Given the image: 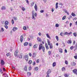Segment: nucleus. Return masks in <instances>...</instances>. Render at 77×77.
I'll list each match as a JSON object with an SVG mask.
<instances>
[{
  "mask_svg": "<svg viewBox=\"0 0 77 77\" xmlns=\"http://www.w3.org/2000/svg\"><path fill=\"white\" fill-rule=\"evenodd\" d=\"M73 35H74V36H75V37H76V36H77V33H74Z\"/></svg>",
  "mask_w": 77,
  "mask_h": 77,
  "instance_id": "33",
  "label": "nucleus"
},
{
  "mask_svg": "<svg viewBox=\"0 0 77 77\" xmlns=\"http://www.w3.org/2000/svg\"><path fill=\"white\" fill-rule=\"evenodd\" d=\"M1 30H2V32H4V29H3V28H1Z\"/></svg>",
  "mask_w": 77,
  "mask_h": 77,
  "instance_id": "50",
  "label": "nucleus"
},
{
  "mask_svg": "<svg viewBox=\"0 0 77 77\" xmlns=\"http://www.w3.org/2000/svg\"><path fill=\"white\" fill-rule=\"evenodd\" d=\"M71 34H72V32H70L69 33L66 32L64 33V35H71Z\"/></svg>",
  "mask_w": 77,
  "mask_h": 77,
  "instance_id": "2",
  "label": "nucleus"
},
{
  "mask_svg": "<svg viewBox=\"0 0 77 77\" xmlns=\"http://www.w3.org/2000/svg\"><path fill=\"white\" fill-rule=\"evenodd\" d=\"M62 71H64V70H65V68L63 67V68H62Z\"/></svg>",
  "mask_w": 77,
  "mask_h": 77,
  "instance_id": "56",
  "label": "nucleus"
},
{
  "mask_svg": "<svg viewBox=\"0 0 77 77\" xmlns=\"http://www.w3.org/2000/svg\"><path fill=\"white\" fill-rule=\"evenodd\" d=\"M1 64L2 65H3L5 64V61L3 60H2L1 61Z\"/></svg>",
  "mask_w": 77,
  "mask_h": 77,
  "instance_id": "8",
  "label": "nucleus"
},
{
  "mask_svg": "<svg viewBox=\"0 0 77 77\" xmlns=\"http://www.w3.org/2000/svg\"><path fill=\"white\" fill-rule=\"evenodd\" d=\"M47 75L46 76V77H50V76H49V74H47Z\"/></svg>",
  "mask_w": 77,
  "mask_h": 77,
  "instance_id": "61",
  "label": "nucleus"
},
{
  "mask_svg": "<svg viewBox=\"0 0 77 77\" xmlns=\"http://www.w3.org/2000/svg\"><path fill=\"white\" fill-rule=\"evenodd\" d=\"M17 30V28L14 27L13 29V30L14 31V32H15L16 30Z\"/></svg>",
  "mask_w": 77,
  "mask_h": 77,
  "instance_id": "14",
  "label": "nucleus"
},
{
  "mask_svg": "<svg viewBox=\"0 0 77 77\" xmlns=\"http://www.w3.org/2000/svg\"><path fill=\"white\" fill-rule=\"evenodd\" d=\"M71 40H69L67 42V43H68V44H71Z\"/></svg>",
  "mask_w": 77,
  "mask_h": 77,
  "instance_id": "21",
  "label": "nucleus"
},
{
  "mask_svg": "<svg viewBox=\"0 0 77 77\" xmlns=\"http://www.w3.org/2000/svg\"><path fill=\"white\" fill-rule=\"evenodd\" d=\"M71 64H72V66H75L76 64L75 63V62H72L71 63Z\"/></svg>",
  "mask_w": 77,
  "mask_h": 77,
  "instance_id": "11",
  "label": "nucleus"
},
{
  "mask_svg": "<svg viewBox=\"0 0 77 77\" xmlns=\"http://www.w3.org/2000/svg\"><path fill=\"white\" fill-rule=\"evenodd\" d=\"M65 18H66V16H64L63 17L62 20H64Z\"/></svg>",
  "mask_w": 77,
  "mask_h": 77,
  "instance_id": "29",
  "label": "nucleus"
},
{
  "mask_svg": "<svg viewBox=\"0 0 77 77\" xmlns=\"http://www.w3.org/2000/svg\"><path fill=\"white\" fill-rule=\"evenodd\" d=\"M65 63L66 64V65H68V62L66 60L65 61Z\"/></svg>",
  "mask_w": 77,
  "mask_h": 77,
  "instance_id": "39",
  "label": "nucleus"
},
{
  "mask_svg": "<svg viewBox=\"0 0 77 77\" xmlns=\"http://www.w3.org/2000/svg\"><path fill=\"white\" fill-rule=\"evenodd\" d=\"M49 48H53V46H50Z\"/></svg>",
  "mask_w": 77,
  "mask_h": 77,
  "instance_id": "59",
  "label": "nucleus"
},
{
  "mask_svg": "<svg viewBox=\"0 0 77 77\" xmlns=\"http://www.w3.org/2000/svg\"><path fill=\"white\" fill-rule=\"evenodd\" d=\"M29 37H30V38H29V40H30V39H32V38H33V37L32 36H29Z\"/></svg>",
  "mask_w": 77,
  "mask_h": 77,
  "instance_id": "22",
  "label": "nucleus"
},
{
  "mask_svg": "<svg viewBox=\"0 0 77 77\" xmlns=\"http://www.w3.org/2000/svg\"><path fill=\"white\" fill-rule=\"evenodd\" d=\"M48 53L49 55H50V54H51V51H49L48 52Z\"/></svg>",
  "mask_w": 77,
  "mask_h": 77,
  "instance_id": "55",
  "label": "nucleus"
},
{
  "mask_svg": "<svg viewBox=\"0 0 77 77\" xmlns=\"http://www.w3.org/2000/svg\"><path fill=\"white\" fill-rule=\"evenodd\" d=\"M34 15H35V17H37V14H36V13H35Z\"/></svg>",
  "mask_w": 77,
  "mask_h": 77,
  "instance_id": "49",
  "label": "nucleus"
},
{
  "mask_svg": "<svg viewBox=\"0 0 77 77\" xmlns=\"http://www.w3.org/2000/svg\"><path fill=\"white\" fill-rule=\"evenodd\" d=\"M41 49H42L43 53H45V47L44 46H42V44H40L39 45L38 48L39 50H41Z\"/></svg>",
  "mask_w": 77,
  "mask_h": 77,
  "instance_id": "1",
  "label": "nucleus"
},
{
  "mask_svg": "<svg viewBox=\"0 0 77 77\" xmlns=\"http://www.w3.org/2000/svg\"><path fill=\"white\" fill-rule=\"evenodd\" d=\"M28 63L29 65H30V64H31V63H32V61L31 60H29Z\"/></svg>",
  "mask_w": 77,
  "mask_h": 77,
  "instance_id": "17",
  "label": "nucleus"
},
{
  "mask_svg": "<svg viewBox=\"0 0 77 77\" xmlns=\"http://www.w3.org/2000/svg\"><path fill=\"white\" fill-rule=\"evenodd\" d=\"M35 4V3H34V2H32L31 4V6H33V5H34V4Z\"/></svg>",
  "mask_w": 77,
  "mask_h": 77,
  "instance_id": "48",
  "label": "nucleus"
},
{
  "mask_svg": "<svg viewBox=\"0 0 77 77\" xmlns=\"http://www.w3.org/2000/svg\"><path fill=\"white\" fill-rule=\"evenodd\" d=\"M26 3L29 4V1H28V0H26Z\"/></svg>",
  "mask_w": 77,
  "mask_h": 77,
  "instance_id": "43",
  "label": "nucleus"
},
{
  "mask_svg": "<svg viewBox=\"0 0 77 77\" xmlns=\"http://www.w3.org/2000/svg\"><path fill=\"white\" fill-rule=\"evenodd\" d=\"M37 39L38 42H42V40H41V38L39 37H37Z\"/></svg>",
  "mask_w": 77,
  "mask_h": 77,
  "instance_id": "9",
  "label": "nucleus"
},
{
  "mask_svg": "<svg viewBox=\"0 0 77 77\" xmlns=\"http://www.w3.org/2000/svg\"><path fill=\"white\" fill-rule=\"evenodd\" d=\"M35 71H37V70H38V67H35Z\"/></svg>",
  "mask_w": 77,
  "mask_h": 77,
  "instance_id": "30",
  "label": "nucleus"
},
{
  "mask_svg": "<svg viewBox=\"0 0 77 77\" xmlns=\"http://www.w3.org/2000/svg\"><path fill=\"white\" fill-rule=\"evenodd\" d=\"M34 8L36 11H37L38 10V8L37 7V5H36V4H35V6H34Z\"/></svg>",
  "mask_w": 77,
  "mask_h": 77,
  "instance_id": "10",
  "label": "nucleus"
},
{
  "mask_svg": "<svg viewBox=\"0 0 77 77\" xmlns=\"http://www.w3.org/2000/svg\"><path fill=\"white\" fill-rule=\"evenodd\" d=\"M11 23L12 24H14V20L12 19L11 20Z\"/></svg>",
  "mask_w": 77,
  "mask_h": 77,
  "instance_id": "32",
  "label": "nucleus"
},
{
  "mask_svg": "<svg viewBox=\"0 0 77 77\" xmlns=\"http://www.w3.org/2000/svg\"><path fill=\"white\" fill-rule=\"evenodd\" d=\"M27 74L28 75H30L31 73H30V72H28L27 73Z\"/></svg>",
  "mask_w": 77,
  "mask_h": 77,
  "instance_id": "53",
  "label": "nucleus"
},
{
  "mask_svg": "<svg viewBox=\"0 0 77 77\" xmlns=\"http://www.w3.org/2000/svg\"><path fill=\"white\" fill-rule=\"evenodd\" d=\"M71 14L72 16H73V17H75V14L72 13Z\"/></svg>",
  "mask_w": 77,
  "mask_h": 77,
  "instance_id": "27",
  "label": "nucleus"
},
{
  "mask_svg": "<svg viewBox=\"0 0 77 77\" xmlns=\"http://www.w3.org/2000/svg\"><path fill=\"white\" fill-rule=\"evenodd\" d=\"M22 11H25V10H26V9L24 7H22Z\"/></svg>",
  "mask_w": 77,
  "mask_h": 77,
  "instance_id": "38",
  "label": "nucleus"
},
{
  "mask_svg": "<svg viewBox=\"0 0 77 77\" xmlns=\"http://www.w3.org/2000/svg\"><path fill=\"white\" fill-rule=\"evenodd\" d=\"M44 12V10H41L40 11V12L41 13H43V12Z\"/></svg>",
  "mask_w": 77,
  "mask_h": 77,
  "instance_id": "47",
  "label": "nucleus"
},
{
  "mask_svg": "<svg viewBox=\"0 0 77 77\" xmlns=\"http://www.w3.org/2000/svg\"><path fill=\"white\" fill-rule=\"evenodd\" d=\"M74 57L75 59H77V55H75V56H74Z\"/></svg>",
  "mask_w": 77,
  "mask_h": 77,
  "instance_id": "42",
  "label": "nucleus"
},
{
  "mask_svg": "<svg viewBox=\"0 0 77 77\" xmlns=\"http://www.w3.org/2000/svg\"><path fill=\"white\" fill-rule=\"evenodd\" d=\"M10 54H10V53H7V56H10Z\"/></svg>",
  "mask_w": 77,
  "mask_h": 77,
  "instance_id": "40",
  "label": "nucleus"
},
{
  "mask_svg": "<svg viewBox=\"0 0 77 77\" xmlns=\"http://www.w3.org/2000/svg\"><path fill=\"white\" fill-rule=\"evenodd\" d=\"M31 69H32V67H29V70H31Z\"/></svg>",
  "mask_w": 77,
  "mask_h": 77,
  "instance_id": "51",
  "label": "nucleus"
},
{
  "mask_svg": "<svg viewBox=\"0 0 77 77\" xmlns=\"http://www.w3.org/2000/svg\"><path fill=\"white\" fill-rule=\"evenodd\" d=\"M29 45L30 47H31L32 46V43H30L29 44Z\"/></svg>",
  "mask_w": 77,
  "mask_h": 77,
  "instance_id": "52",
  "label": "nucleus"
},
{
  "mask_svg": "<svg viewBox=\"0 0 77 77\" xmlns=\"http://www.w3.org/2000/svg\"><path fill=\"white\" fill-rule=\"evenodd\" d=\"M56 38L57 40V41H59V37L57 36H56Z\"/></svg>",
  "mask_w": 77,
  "mask_h": 77,
  "instance_id": "36",
  "label": "nucleus"
},
{
  "mask_svg": "<svg viewBox=\"0 0 77 77\" xmlns=\"http://www.w3.org/2000/svg\"><path fill=\"white\" fill-rule=\"evenodd\" d=\"M20 40L21 42H23V36L21 35L20 36Z\"/></svg>",
  "mask_w": 77,
  "mask_h": 77,
  "instance_id": "6",
  "label": "nucleus"
},
{
  "mask_svg": "<svg viewBox=\"0 0 77 77\" xmlns=\"http://www.w3.org/2000/svg\"><path fill=\"white\" fill-rule=\"evenodd\" d=\"M74 48V47L73 46H71L70 48V49L71 50H72Z\"/></svg>",
  "mask_w": 77,
  "mask_h": 77,
  "instance_id": "44",
  "label": "nucleus"
},
{
  "mask_svg": "<svg viewBox=\"0 0 77 77\" xmlns=\"http://www.w3.org/2000/svg\"><path fill=\"white\" fill-rule=\"evenodd\" d=\"M72 23H70V27H71V26H72Z\"/></svg>",
  "mask_w": 77,
  "mask_h": 77,
  "instance_id": "64",
  "label": "nucleus"
},
{
  "mask_svg": "<svg viewBox=\"0 0 77 77\" xmlns=\"http://www.w3.org/2000/svg\"><path fill=\"white\" fill-rule=\"evenodd\" d=\"M58 8V3L57 2L56 5V9H57Z\"/></svg>",
  "mask_w": 77,
  "mask_h": 77,
  "instance_id": "20",
  "label": "nucleus"
},
{
  "mask_svg": "<svg viewBox=\"0 0 77 77\" xmlns=\"http://www.w3.org/2000/svg\"><path fill=\"white\" fill-rule=\"evenodd\" d=\"M73 72H74V74L77 75V69H75L73 70Z\"/></svg>",
  "mask_w": 77,
  "mask_h": 77,
  "instance_id": "7",
  "label": "nucleus"
},
{
  "mask_svg": "<svg viewBox=\"0 0 77 77\" xmlns=\"http://www.w3.org/2000/svg\"><path fill=\"white\" fill-rule=\"evenodd\" d=\"M65 12V13H66V14H67L68 15H69V13H68V12H67V11H66Z\"/></svg>",
  "mask_w": 77,
  "mask_h": 77,
  "instance_id": "54",
  "label": "nucleus"
},
{
  "mask_svg": "<svg viewBox=\"0 0 77 77\" xmlns=\"http://www.w3.org/2000/svg\"><path fill=\"white\" fill-rule=\"evenodd\" d=\"M56 65V63L55 62H54L53 63V64H52V66L53 67H54Z\"/></svg>",
  "mask_w": 77,
  "mask_h": 77,
  "instance_id": "13",
  "label": "nucleus"
},
{
  "mask_svg": "<svg viewBox=\"0 0 77 77\" xmlns=\"http://www.w3.org/2000/svg\"><path fill=\"white\" fill-rule=\"evenodd\" d=\"M59 50L60 53H62V49L61 48H60Z\"/></svg>",
  "mask_w": 77,
  "mask_h": 77,
  "instance_id": "35",
  "label": "nucleus"
},
{
  "mask_svg": "<svg viewBox=\"0 0 77 77\" xmlns=\"http://www.w3.org/2000/svg\"><path fill=\"white\" fill-rule=\"evenodd\" d=\"M23 30H26L27 29V28H26V26H24L23 27Z\"/></svg>",
  "mask_w": 77,
  "mask_h": 77,
  "instance_id": "31",
  "label": "nucleus"
},
{
  "mask_svg": "<svg viewBox=\"0 0 77 77\" xmlns=\"http://www.w3.org/2000/svg\"><path fill=\"white\" fill-rule=\"evenodd\" d=\"M24 57L26 61H27L29 59V57H28V56L27 55H26Z\"/></svg>",
  "mask_w": 77,
  "mask_h": 77,
  "instance_id": "5",
  "label": "nucleus"
},
{
  "mask_svg": "<svg viewBox=\"0 0 77 77\" xmlns=\"http://www.w3.org/2000/svg\"><path fill=\"white\" fill-rule=\"evenodd\" d=\"M55 27H59V24L58 23L56 24L55 25Z\"/></svg>",
  "mask_w": 77,
  "mask_h": 77,
  "instance_id": "25",
  "label": "nucleus"
},
{
  "mask_svg": "<svg viewBox=\"0 0 77 77\" xmlns=\"http://www.w3.org/2000/svg\"><path fill=\"white\" fill-rule=\"evenodd\" d=\"M32 19L33 20H35V15H32Z\"/></svg>",
  "mask_w": 77,
  "mask_h": 77,
  "instance_id": "24",
  "label": "nucleus"
},
{
  "mask_svg": "<svg viewBox=\"0 0 77 77\" xmlns=\"http://www.w3.org/2000/svg\"><path fill=\"white\" fill-rule=\"evenodd\" d=\"M6 8L5 6H2L1 8V10H5Z\"/></svg>",
  "mask_w": 77,
  "mask_h": 77,
  "instance_id": "16",
  "label": "nucleus"
},
{
  "mask_svg": "<svg viewBox=\"0 0 77 77\" xmlns=\"http://www.w3.org/2000/svg\"><path fill=\"white\" fill-rule=\"evenodd\" d=\"M39 59H38L36 61L37 63H39Z\"/></svg>",
  "mask_w": 77,
  "mask_h": 77,
  "instance_id": "57",
  "label": "nucleus"
},
{
  "mask_svg": "<svg viewBox=\"0 0 77 77\" xmlns=\"http://www.w3.org/2000/svg\"><path fill=\"white\" fill-rule=\"evenodd\" d=\"M38 47V45H37V44H35L34 45V48H37Z\"/></svg>",
  "mask_w": 77,
  "mask_h": 77,
  "instance_id": "26",
  "label": "nucleus"
},
{
  "mask_svg": "<svg viewBox=\"0 0 77 77\" xmlns=\"http://www.w3.org/2000/svg\"><path fill=\"white\" fill-rule=\"evenodd\" d=\"M68 75H67V74H65L64 75V76L66 77H68Z\"/></svg>",
  "mask_w": 77,
  "mask_h": 77,
  "instance_id": "45",
  "label": "nucleus"
},
{
  "mask_svg": "<svg viewBox=\"0 0 77 77\" xmlns=\"http://www.w3.org/2000/svg\"><path fill=\"white\" fill-rule=\"evenodd\" d=\"M23 57H22V56L20 55L19 57V58H20V59L22 58Z\"/></svg>",
  "mask_w": 77,
  "mask_h": 77,
  "instance_id": "60",
  "label": "nucleus"
},
{
  "mask_svg": "<svg viewBox=\"0 0 77 77\" xmlns=\"http://www.w3.org/2000/svg\"><path fill=\"white\" fill-rule=\"evenodd\" d=\"M74 48H75L76 50H77V45H76L75 47H74Z\"/></svg>",
  "mask_w": 77,
  "mask_h": 77,
  "instance_id": "46",
  "label": "nucleus"
},
{
  "mask_svg": "<svg viewBox=\"0 0 77 77\" xmlns=\"http://www.w3.org/2000/svg\"><path fill=\"white\" fill-rule=\"evenodd\" d=\"M47 41L48 45H50V40H49L48 39L47 40Z\"/></svg>",
  "mask_w": 77,
  "mask_h": 77,
  "instance_id": "19",
  "label": "nucleus"
},
{
  "mask_svg": "<svg viewBox=\"0 0 77 77\" xmlns=\"http://www.w3.org/2000/svg\"><path fill=\"white\" fill-rule=\"evenodd\" d=\"M29 55L30 56H32V54L31 53H29Z\"/></svg>",
  "mask_w": 77,
  "mask_h": 77,
  "instance_id": "63",
  "label": "nucleus"
},
{
  "mask_svg": "<svg viewBox=\"0 0 77 77\" xmlns=\"http://www.w3.org/2000/svg\"><path fill=\"white\" fill-rule=\"evenodd\" d=\"M46 36H47V38H49V39L51 38L50 37V35H49L48 34H46Z\"/></svg>",
  "mask_w": 77,
  "mask_h": 77,
  "instance_id": "23",
  "label": "nucleus"
},
{
  "mask_svg": "<svg viewBox=\"0 0 77 77\" xmlns=\"http://www.w3.org/2000/svg\"><path fill=\"white\" fill-rule=\"evenodd\" d=\"M7 29H8V26H7V25H5L4 26Z\"/></svg>",
  "mask_w": 77,
  "mask_h": 77,
  "instance_id": "28",
  "label": "nucleus"
},
{
  "mask_svg": "<svg viewBox=\"0 0 77 77\" xmlns=\"http://www.w3.org/2000/svg\"><path fill=\"white\" fill-rule=\"evenodd\" d=\"M64 51L66 53H67V50L66 49H65Z\"/></svg>",
  "mask_w": 77,
  "mask_h": 77,
  "instance_id": "58",
  "label": "nucleus"
},
{
  "mask_svg": "<svg viewBox=\"0 0 77 77\" xmlns=\"http://www.w3.org/2000/svg\"><path fill=\"white\" fill-rule=\"evenodd\" d=\"M24 69L25 71H27V66H25L24 68Z\"/></svg>",
  "mask_w": 77,
  "mask_h": 77,
  "instance_id": "37",
  "label": "nucleus"
},
{
  "mask_svg": "<svg viewBox=\"0 0 77 77\" xmlns=\"http://www.w3.org/2000/svg\"><path fill=\"white\" fill-rule=\"evenodd\" d=\"M14 56L16 57H18V55H17V54H18V51L17 50H16L14 53Z\"/></svg>",
  "mask_w": 77,
  "mask_h": 77,
  "instance_id": "3",
  "label": "nucleus"
},
{
  "mask_svg": "<svg viewBox=\"0 0 77 77\" xmlns=\"http://www.w3.org/2000/svg\"><path fill=\"white\" fill-rule=\"evenodd\" d=\"M27 45H28V42H26L24 44V46H27Z\"/></svg>",
  "mask_w": 77,
  "mask_h": 77,
  "instance_id": "18",
  "label": "nucleus"
},
{
  "mask_svg": "<svg viewBox=\"0 0 77 77\" xmlns=\"http://www.w3.org/2000/svg\"><path fill=\"white\" fill-rule=\"evenodd\" d=\"M5 25H8L9 24V22L8 21H6L5 23Z\"/></svg>",
  "mask_w": 77,
  "mask_h": 77,
  "instance_id": "12",
  "label": "nucleus"
},
{
  "mask_svg": "<svg viewBox=\"0 0 77 77\" xmlns=\"http://www.w3.org/2000/svg\"><path fill=\"white\" fill-rule=\"evenodd\" d=\"M62 35H63V33L62 32L60 34V35L62 36Z\"/></svg>",
  "mask_w": 77,
  "mask_h": 77,
  "instance_id": "62",
  "label": "nucleus"
},
{
  "mask_svg": "<svg viewBox=\"0 0 77 77\" xmlns=\"http://www.w3.org/2000/svg\"><path fill=\"white\" fill-rule=\"evenodd\" d=\"M13 18L14 20H17V17H14Z\"/></svg>",
  "mask_w": 77,
  "mask_h": 77,
  "instance_id": "34",
  "label": "nucleus"
},
{
  "mask_svg": "<svg viewBox=\"0 0 77 77\" xmlns=\"http://www.w3.org/2000/svg\"><path fill=\"white\" fill-rule=\"evenodd\" d=\"M51 69H49L47 71V72H46V74H50V73H51Z\"/></svg>",
  "mask_w": 77,
  "mask_h": 77,
  "instance_id": "4",
  "label": "nucleus"
},
{
  "mask_svg": "<svg viewBox=\"0 0 77 77\" xmlns=\"http://www.w3.org/2000/svg\"><path fill=\"white\" fill-rule=\"evenodd\" d=\"M34 13H35V11H32V15H35L34 14Z\"/></svg>",
  "mask_w": 77,
  "mask_h": 77,
  "instance_id": "41",
  "label": "nucleus"
},
{
  "mask_svg": "<svg viewBox=\"0 0 77 77\" xmlns=\"http://www.w3.org/2000/svg\"><path fill=\"white\" fill-rule=\"evenodd\" d=\"M36 53H34L32 55V57H36Z\"/></svg>",
  "mask_w": 77,
  "mask_h": 77,
  "instance_id": "15",
  "label": "nucleus"
}]
</instances>
